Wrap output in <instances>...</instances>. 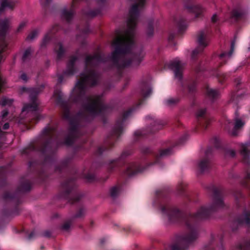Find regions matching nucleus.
Here are the masks:
<instances>
[{"mask_svg": "<svg viewBox=\"0 0 250 250\" xmlns=\"http://www.w3.org/2000/svg\"><path fill=\"white\" fill-rule=\"evenodd\" d=\"M88 178V179H89V180H92V178Z\"/></svg>", "mask_w": 250, "mask_h": 250, "instance_id": "55", "label": "nucleus"}, {"mask_svg": "<svg viewBox=\"0 0 250 250\" xmlns=\"http://www.w3.org/2000/svg\"><path fill=\"white\" fill-rule=\"evenodd\" d=\"M217 19H218V17L216 14L213 15L211 18V21L213 22H216L217 21Z\"/></svg>", "mask_w": 250, "mask_h": 250, "instance_id": "39", "label": "nucleus"}, {"mask_svg": "<svg viewBox=\"0 0 250 250\" xmlns=\"http://www.w3.org/2000/svg\"><path fill=\"white\" fill-rule=\"evenodd\" d=\"M58 97H59V99L61 98V94H60V93H58Z\"/></svg>", "mask_w": 250, "mask_h": 250, "instance_id": "49", "label": "nucleus"}, {"mask_svg": "<svg viewBox=\"0 0 250 250\" xmlns=\"http://www.w3.org/2000/svg\"><path fill=\"white\" fill-rule=\"evenodd\" d=\"M55 30V29H53V31H52L51 32H52V33H54V30Z\"/></svg>", "mask_w": 250, "mask_h": 250, "instance_id": "54", "label": "nucleus"}, {"mask_svg": "<svg viewBox=\"0 0 250 250\" xmlns=\"http://www.w3.org/2000/svg\"><path fill=\"white\" fill-rule=\"evenodd\" d=\"M245 122L241 118H236L235 119V125H244Z\"/></svg>", "mask_w": 250, "mask_h": 250, "instance_id": "32", "label": "nucleus"}, {"mask_svg": "<svg viewBox=\"0 0 250 250\" xmlns=\"http://www.w3.org/2000/svg\"><path fill=\"white\" fill-rule=\"evenodd\" d=\"M153 21H149L146 29V34L148 37L151 36L153 34Z\"/></svg>", "mask_w": 250, "mask_h": 250, "instance_id": "20", "label": "nucleus"}, {"mask_svg": "<svg viewBox=\"0 0 250 250\" xmlns=\"http://www.w3.org/2000/svg\"><path fill=\"white\" fill-rule=\"evenodd\" d=\"M21 79L23 80L24 81H27V77L25 74L23 73L21 75Z\"/></svg>", "mask_w": 250, "mask_h": 250, "instance_id": "37", "label": "nucleus"}, {"mask_svg": "<svg viewBox=\"0 0 250 250\" xmlns=\"http://www.w3.org/2000/svg\"><path fill=\"white\" fill-rule=\"evenodd\" d=\"M4 125H8V123H5Z\"/></svg>", "mask_w": 250, "mask_h": 250, "instance_id": "52", "label": "nucleus"}, {"mask_svg": "<svg viewBox=\"0 0 250 250\" xmlns=\"http://www.w3.org/2000/svg\"><path fill=\"white\" fill-rule=\"evenodd\" d=\"M31 49L30 48L27 49L24 52L22 56V60L23 61H25L29 58L31 54Z\"/></svg>", "mask_w": 250, "mask_h": 250, "instance_id": "25", "label": "nucleus"}, {"mask_svg": "<svg viewBox=\"0 0 250 250\" xmlns=\"http://www.w3.org/2000/svg\"><path fill=\"white\" fill-rule=\"evenodd\" d=\"M77 58L75 57H72L70 58L67 66V70L64 72V75L65 76L71 75L74 73V63L77 60Z\"/></svg>", "mask_w": 250, "mask_h": 250, "instance_id": "9", "label": "nucleus"}, {"mask_svg": "<svg viewBox=\"0 0 250 250\" xmlns=\"http://www.w3.org/2000/svg\"><path fill=\"white\" fill-rule=\"evenodd\" d=\"M81 216L80 214L78 215V216Z\"/></svg>", "mask_w": 250, "mask_h": 250, "instance_id": "58", "label": "nucleus"}, {"mask_svg": "<svg viewBox=\"0 0 250 250\" xmlns=\"http://www.w3.org/2000/svg\"><path fill=\"white\" fill-rule=\"evenodd\" d=\"M77 126H76V125L73 126V127H73L72 129H75V128H76V127H77Z\"/></svg>", "mask_w": 250, "mask_h": 250, "instance_id": "50", "label": "nucleus"}, {"mask_svg": "<svg viewBox=\"0 0 250 250\" xmlns=\"http://www.w3.org/2000/svg\"><path fill=\"white\" fill-rule=\"evenodd\" d=\"M3 126V128L4 130L7 129L8 128V127H9V126H7V125Z\"/></svg>", "mask_w": 250, "mask_h": 250, "instance_id": "44", "label": "nucleus"}, {"mask_svg": "<svg viewBox=\"0 0 250 250\" xmlns=\"http://www.w3.org/2000/svg\"><path fill=\"white\" fill-rule=\"evenodd\" d=\"M21 92H27L29 94L31 99V104H24L21 111V114L32 112L34 111H37L40 110L39 102L38 100L35 97V96L38 94L41 90L39 88H26L25 87H22L21 89Z\"/></svg>", "mask_w": 250, "mask_h": 250, "instance_id": "3", "label": "nucleus"}, {"mask_svg": "<svg viewBox=\"0 0 250 250\" xmlns=\"http://www.w3.org/2000/svg\"><path fill=\"white\" fill-rule=\"evenodd\" d=\"M134 135L135 136H141V135H142V132L140 131H137L135 132Z\"/></svg>", "mask_w": 250, "mask_h": 250, "instance_id": "40", "label": "nucleus"}, {"mask_svg": "<svg viewBox=\"0 0 250 250\" xmlns=\"http://www.w3.org/2000/svg\"><path fill=\"white\" fill-rule=\"evenodd\" d=\"M32 237L31 234L29 236V238H31Z\"/></svg>", "mask_w": 250, "mask_h": 250, "instance_id": "56", "label": "nucleus"}, {"mask_svg": "<svg viewBox=\"0 0 250 250\" xmlns=\"http://www.w3.org/2000/svg\"><path fill=\"white\" fill-rule=\"evenodd\" d=\"M169 67L174 71L175 77L180 80L182 77L183 64L176 59L170 62Z\"/></svg>", "mask_w": 250, "mask_h": 250, "instance_id": "7", "label": "nucleus"}, {"mask_svg": "<svg viewBox=\"0 0 250 250\" xmlns=\"http://www.w3.org/2000/svg\"><path fill=\"white\" fill-rule=\"evenodd\" d=\"M15 0H2L0 6V14L5 9H13L16 4Z\"/></svg>", "mask_w": 250, "mask_h": 250, "instance_id": "8", "label": "nucleus"}, {"mask_svg": "<svg viewBox=\"0 0 250 250\" xmlns=\"http://www.w3.org/2000/svg\"><path fill=\"white\" fill-rule=\"evenodd\" d=\"M50 38L51 33L49 32L44 37L42 44V46L44 45L50 40Z\"/></svg>", "mask_w": 250, "mask_h": 250, "instance_id": "28", "label": "nucleus"}, {"mask_svg": "<svg viewBox=\"0 0 250 250\" xmlns=\"http://www.w3.org/2000/svg\"><path fill=\"white\" fill-rule=\"evenodd\" d=\"M71 143H72V142H69V141H68V139H67V140H66V144L67 145H71Z\"/></svg>", "mask_w": 250, "mask_h": 250, "instance_id": "43", "label": "nucleus"}, {"mask_svg": "<svg viewBox=\"0 0 250 250\" xmlns=\"http://www.w3.org/2000/svg\"><path fill=\"white\" fill-rule=\"evenodd\" d=\"M130 113V111L126 113V114L125 115L124 118H125Z\"/></svg>", "mask_w": 250, "mask_h": 250, "instance_id": "47", "label": "nucleus"}, {"mask_svg": "<svg viewBox=\"0 0 250 250\" xmlns=\"http://www.w3.org/2000/svg\"><path fill=\"white\" fill-rule=\"evenodd\" d=\"M234 42H232L231 44L230 50L228 53L223 52L222 54H221L218 57L219 60L220 61L226 62L227 60L229 59L232 54V53L234 51Z\"/></svg>", "mask_w": 250, "mask_h": 250, "instance_id": "12", "label": "nucleus"}, {"mask_svg": "<svg viewBox=\"0 0 250 250\" xmlns=\"http://www.w3.org/2000/svg\"><path fill=\"white\" fill-rule=\"evenodd\" d=\"M188 9L190 12L194 13L196 17L201 15L204 11V9L199 4L190 5L188 7Z\"/></svg>", "mask_w": 250, "mask_h": 250, "instance_id": "10", "label": "nucleus"}, {"mask_svg": "<svg viewBox=\"0 0 250 250\" xmlns=\"http://www.w3.org/2000/svg\"><path fill=\"white\" fill-rule=\"evenodd\" d=\"M87 15L89 16H92V17H93V16H95L96 15H97V13H93V12H90V13H88L87 14Z\"/></svg>", "mask_w": 250, "mask_h": 250, "instance_id": "41", "label": "nucleus"}, {"mask_svg": "<svg viewBox=\"0 0 250 250\" xmlns=\"http://www.w3.org/2000/svg\"><path fill=\"white\" fill-rule=\"evenodd\" d=\"M57 91H55L54 93V94H53V97L55 98L56 97H57Z\"/></svg>", "mask_w": 250, "mask_h": 250, "instance_id": "45", "label": "nucleus"}, {"mask_svg": "<svg viewBox=\"0 0 250 250\" xmlns=\"http://www.w3.org/2000/svg\"><path fill=\"white\" fill-rule=\"evenodd\" d=\"M10 25V22L8 19L0 21V62H3L5 58L4 52L7 47L5 35Z\"/></svg>", "mask_w": 250, "mask_h": 250, "instance_id": "4", "label": "nucleus"}, {"mask_svg": "<svg viewBox=\"0 0 250 250\" xmlns=\"http://www.w3.org/2000/svg\"><path fill=\"white\" fill-rule=\"evenodd\" d=\"M139 171V170L135 164H131L127 167L126 173L129 176H132L135 174Z\"/></svg>", "mask_w": 250, "mask_h": 250, "instance_id": "15", "label": "nucleus"}, {"mask_svg": "<svg viewBox=\"0 0 250 250\" xmlns=\"http://www.w3.org/2000/svg\"><path fill=\"white\" fill-rule=\"evenodd\" d=\"M207 93L208 96L211 98H216L220 95V92L216 89H214L208 87L207 89Z\"/></svg>", "mask_w": 250, "mask_h": 250, "instance_id": "16", "label": "nucleus"}, {"mask_svg": "<svg viewBox=\"0 0 250 250\" xmlns=\"http://www.w3.org/2000/svg\"><path fill=\"white\" fill-rule=\"evenodd\" d=\"M79 0H73L71 7L69 9L66 7L63 8L61 13V16L62 19L66 21H70L74 16V8L75 5Z\"/></svg>", "mask_w": 250, "mask_h": 250, "instance_id": "6", "label": "nucleus"}, {"mask_svg": "<svg viewBox=\"0 0 250 250\" xmlns=\"http://www.w3.org/2000/svg\"><path fill=\"white\" fill-rule=\"evenodd\" d=\"M239 250H250V242L248 244L240 246Z\"/></svg>", "mask_w": 250, "mask_h": 250, "instance_id": "29", "label": "nucleus"}, {"mask_svg": "<svg viewBox=\"0 0 250 250\" xmlns=\"http://www.w3.org/2000/svg\"><path fill=\"white\" fill-rule=\"evenodd\" d=\"M213 141H214V144L215 145V147H219V145L218 144L220 143L219 140L215 138V139H214L213 140Z\"/></svg>", "mask_w": 250, "mask_h": 250, "instance_id": "38", "label": "nucleus"}, {"mask_svg": "<svg viewBox=\"0 0 250 250\" xmlns=\"http://www.w3.org/2000/svg\"><path fill=\"white\" fill-rule=\"evenodd\" d=\"M172 153V149L171 148H167L164 150H161L159 154V157L162 158L167 156H168L171 154Z\"/></svg>", "mask_w": 250, "mask_h": 250, "instance_id": "21", "label": "nucleus"}, {"mask_svg": "<svg viewBox=\"0 0 250 250\" xmlns=\"http://www.w3.org/2000/svg\"><path fill=\"white\" fill-rule=\"evenodd\" d=\"M151 89L148 87L146 89V92L145 91L144 89L142 90V95L145 98H146L151 93Z\"/></svg>", "mask_w": 250, "mask_h": 250, "instance_id": "30", "label": "nucleus"}, {"mask_svg": "<svg viewBox=\"0 0 250 250\" xmlns=\"http://www.w3.org/2000/svg\"><path fill=\"white\" fill-rule=\"evenodd\" d=\"M106 61L100 53L88 55L85 59V68L81 75L80 80L77 83L72 93L75 102H82V110L75 117H72L70 107L67 104L62 105L63 118L69 121V125H78L83 121L87 120L90 116H94L104 113L107 109L99 95L85 96L87 86L96 85L99 80V75L95 71V67Z\"/></svg>", "mask_w": 250, "mask_h": 250, "instance_id": "1", "label": "nucleus"}, {"mask_svg": "<svg viewBox=\"0 0 250 250\" xmlns=\"http://www.w3.org/2000/svg\"><path fill=\"white\" fill-rule=\"evenodd\" d=\"M179 102V99L178 98H169L167 99L166 101V104L167 105H172Z\"/></svg>", "mask_w": 250, "mask_h": 250, "instance_id": "24", "label": "nucleus"}, {"mask_svg": "<svg viewBox=\"0 0 250 250\" xmlns=\"http://www.w3.org/2000/svg\"><path fill=\"white\" fill-rule=\"evenodd\" d=\"M197 42L199 46L192 52V57L203 51V49L208 46L209 42L208 33L206 31H200L197 37Z\"/></svg>", "mask_w": 250, "mask_h": 250, "instance_id": "5", "label": "nucleus"}, {"mask_svg": "<svg viewBox=\"0 0 250 250\" xmlns=\"http://www.w3.org/2000/svg\"><path fill=\"white\" fill-rule=\"evenodd\" d=\"M223 205L224 203L222 199L218 198L215 199L214 205L212 206L201 207L197 213L188 218L186 222L187 227L190 229L189 234L186 236L180 237L178 239V242L172 246V250H185L187 248L188 244L196 239L198 236L196 228L194 225L191 226L190 224L191 223H194L196 220L207 217L211 211L222 208Z\"/></svg>", "mask_w": 250, "mask_h": 250, "instance_id": "2", "label": "nucleus"}, {"mask_svg": "<svg viewBox=\"0 0 250 250\" xmlns=\"http://www.w3.org/2000/svg\"><path fill=\"white\" fill-rule=\"evenodd\" d=\"M59 82L60 83H61L62 82V78L61 77H60L59 78Z\"/></svg>", "mask_w": 250, "mask_h": 250, "instance_id": "46", "label": "nucleus"}, {"mask_svg": "<svg viewBox=\"0 0 250 250\" xmlns=\"http://www.w3.org/2000/svg\"><path fill=\"white\" fill-rule=\"evenodd\" d=\"M240 224H249L250 223V207L248 209H245L243 214L238 220Z\"/></svg>", "mask_w": 250, "mask_h": 250, "instance_id": "11", "label": "nucleus"}, {"mask_svg": "<svg viewBox=\"0 0 250 250\" xmlns=\"http://www.w3.org/2000/svg\"><path fill=\"white\" fill-rule=\"evenodd\" d=\"M206 109H199L197 113H196V116L197 117H202L204 116V115L206 113Z\"/></svg>", "mask_w": 250, "mask_h": 250, "instance_id": "31", "label": "nucleus"}, {"mask_svg": "<svg viewBox=\"0 0 250 250\" xmlns=\"http://www.w3.org/2000/svg\"><path fill=\"white\" fill-rule=\"evenodd\" d=\"M250 146V143H246L245 144L241 145L240 152L241 155L243 156L245 161L249 158L250 154V151L249 150V148Z\"/></svg>", "mask_w": 250, "mask_h": 250, "instance_id": "13", "label": "nucleus"}, {"mask_svg": "<svg viewBox=\"0 0 250 250\" xmlns=\"http://www.w3.org/2000/svg\"><path fill=\"white\" fill-rule=\"evenodd\" d=\"M195 86L194 84V85H192L191 86L189 87V90L190 91H193L195 89Z\"/></svg>", "mask_w": 250, "mask_h": 250, "instance_id": "42", "label": "nucleus"}, {"mask_svg": "<svg viewBox=\"0 0 250 250\" xmlns=\"http://www.w3.org/2000/svg\"><path fill=\"white\" fill-rule=\"evenodd\" d=\"M242 126H228L226 129L228 131L229 133L231 136H236L238 134L241 130Z\"/></svg>", "mask_w": 250, "mask_h": 250, "instance_id": "14", "label": "nucleus"}, {"mask_svg": "<svg viewBox=\"0 0 250 250\" xmlns=\"http://www.w3.org/2000/svg\"><path fill=\"white\" fill-rule=\"evenodd\" d=\"M38 34L39 32L38 30H34L28 35L27 39L28 40H33L38 36Z\"/></svg>", "mask_w": 250, "mask_h": 250, "instance_id": "26", "label": "nucleus"}, {"mask_svg": "<svg viewBox=\"0 0 250 250\" xmlns=\"http://www.w3.org/2000/svg\"><path fill=\"white\" fill-rule=\"evenodd\" d=\"M101 244H103V240H101Z\"/></svg>", "mask_w": 250, "mask_h": 250, "instance_id": "53", "label": "nucleus"}, {"mask_svg": "<svg viewBox=\"0 0 250 250\" xmlns=\"http://www.w3.org/2000/svg\"><path fill=\"white\" fill-rule=\"evenodd\" d=\"M244 14L243 11L240 9H235L231 12V16L232 18L238 19L242 17Z\"/></svg>", "mask_w": 250, "mask_h": 250, "instance_id": "17", "label": "nucleus"}, {"mask_svg": "<svg viewBox=\"0 0 250 250\" xmlns=\"http://www.w3.org/2000/svg\"><path fill=\"white\" fill-rule=\"evenodd\" d=\"M70 223L67 222L63 225V226H62V229L65 231H67L70 229Z\"/></svg>", "mask_w": 250, "mask_h": 250, "instance_id": "33", "label": "nucleus"}, {"mask_svg": "<svg viewBox=\"0 0 250 250\" xmlns=\"http://www.w3.org/2000/svg\"><path fill=\"white\" fill-rule=\"evenodd\" d=\"M146 120H153V121H154V122H153L152 123L158 124V122H157V121L155 120H154V118H153L152 117L150 116H146ZM150 123L151 124L152 123Z\"/></svg>", "mask_w": 250, "mask_h": 250, "instance_id": "36", "label": "nucleus"}, {"mask_svg": "<svg viewBox=\"0 0 250 250\" xmlns=\"http://www.w3.org/2000/svg\"><path fill=\"white\" fill-rule=\"evenodd\" d=\"M3 135L1 131H0V138H1V136Z\"/></svg>", "mask_w": 250, "mask_h": 250, "instance_id": "48", "label": "nucleus"}, {"mask_svg": "<svg viewBox=\"0 0 250 250\" xmlns=\"http://www.w3.org/2000/svg\"><path fill=\"white\" fill-rule=\"evenodd\" d=\"M27 23V21L26 20H24V21H22L20 23V24L17 28V32L21 31L25 27Z\"/></svg>", "mask_w": 250, "mask_h": 250, "instance_id": "27", "label": "nucleus"}, {"mask_svg": "<svg viewBox=\"0 0 250 250\" xmlns=\"http://www.w3.org/2000/svg\"><path fill=\"white\" fill-rule=\"evenodd\" d=\"M208 166L209 162L206 159L202 160L198 164V167L201 171H205Z\"/></svg>", "mask_w": 250, "mask_h": 250, "instance_id": "18", "label": "nucleus"}, {"mask_svg": "<svg viewBox=\"0 0 250 250\" xmlns=\"http://www.w3.org/2000/svg\"><path fill=\"white\" fill-rule=\"evenodd\" d=\"M232 152H233V154H232V155H234V152H233V151Z\"/></svg>", "mask_w": 250, "mask_h": 250, "instance_id": "57", "label": "nucleus"}, {"mask_svg": "<svg viewBox=\"0 0 250 250\" xmlns=\"http://www.w3.org/2000/svg\"><path fill=\"white\" fill-rule=\"evenodd\" d=\"M165 209V208H162V211H163V212H164Z\"/></svg>", "mask_w": 250, "mask_h": 250, "instance_id": "51", "label": "nucleus"}, {"mask_svg": "<svg viewBox=\"0 0 250 250\" xmlns=\"http://www.w3.org/2000/svg\"><path fill=\"white\" fill-rule=\"evenodd\" d=\"M13 100L12 99L3 97L1 99L0 103L2 106H10L13 103Z\"/></svg>", "mask_w": 250, "mask_h": 250, "instance_id": "19", "label": "nucleus"}, {"mask_svg": "<svg viewBox=\"0 0 250 250\" xmlns=\"http://www.w3.org/2000/svg\"><path fill=\"white\" fill-rule=\"evenodd\" d=\"M57 47H58V50H57V56L58 58H61L64 54V50L63 49L62 45L60 43H59L57 45V46L56 47V50H57Z\"/></svg>", "mask_w": 250, "mask_h": 250, "instance_id": "22", "label": "nucleus"}, {"mask_svg": "<svg viewBox=\"0 0 250 250\" xmlns=\"http://www.w3.org/2000/svg\"><path fill=\"white\" fill-rule=\"evenodd\" d=\"M8 112L6 109L3 110L1 112V118L4 119L8 115Z\"/></svg>", "mask_w": 250, "mask_h": 250, "instance_id": "35", "label": "nucleus"}, {"mask_svg": "<svg viewBox=\"0 0 250 250\" xmlns=\"http://www.w3.org/2000/svg\"><path fill=\"white\" fill-rule=\"evenodd\" d=\"M120 189L118 187H113L110 189V195L112 197H115L120 192Z\"/></svg>", "mask_w": 250, "mask_h": 250, "instance_id": "23", "label": "nucleus"}, {"mask_svg": "<svg viewBox=\"0 0 250 250\" xmlns=\"http://www.w3.org/2000/svg\"><path fill=\"white\" fill-rule=\"evenodd\" d=\"M52 0H40L41 4L42 6H45L49 4Z\"/></svg>", "mask_w": 250, "mask_h": 250, "instance_id": "34", "label": "nucleus"}]
</instances>
